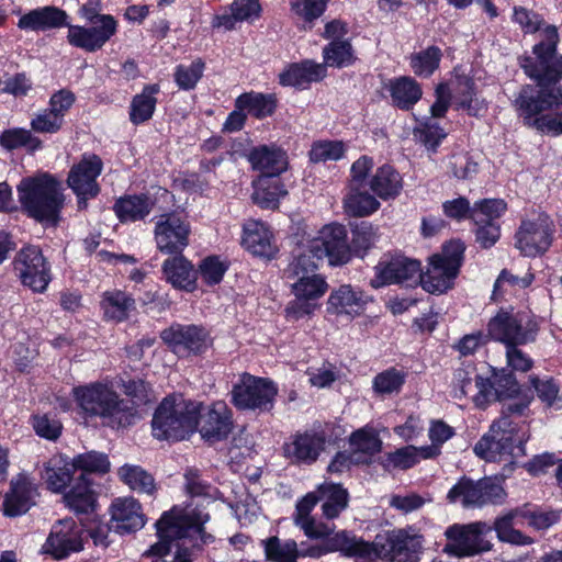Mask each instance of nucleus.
I'll use <instances>...</instances> for the list:
<instances>
[{
    "label": "nucleus",
    "instance_id": "1",
    "mask_svg": "<svg viewBox=\"0 0 562 562\" xmlns=\"http://www.w3.org/2000/svg\"><path fill=\"white\" fill-rule=\"evenodd\" d=\"M542 35L543 40L532 47V56L525 57L520 64L540 89L537 91L530 85L524 86L514 101L518 116L537 131L540 114L562 105V86L558 85L562 80V55L557 52L560 42L558 29L548 26Z\"/></svg>",
    "mask_w": 562,
    "mask_h": 562
},
{
    "label": "nucleus",
    "instance_id": "2",
    "mask_svg": "<svg viewBox=\"0 0 562 562\" xmlns=\"http://www.w3.org/2000/svg\"><path fill=\"white\" fill-rule=\"evenodd\" d=\"M209 519L207 513L196 508L175 506L156 522L159 540L144 555L164 558L171 551V541L177 540L173 562H192L202 546L212 540L203 528Z\"/></svg>",
    "mask_w": 562,
    "mask_h": 562
},
{
    "label": "nucleus",
    "instance_id": "3",
    "mask_svg": "<svg viewBox=\"0 0 562 562\" xmlns=\"http://www.w3.org/2000/svg\"><path fill=\"white\" fill-rule=\"evenodd\" d=\"M74 400L87 417H98L111 428H125L138 419L137 408L131 400L122 398L103 382H92L72 389Z\"/></svg>",
    "mask_w": 562,
    "mask_h": 562
},
{
    "label": "nucleus",
    "instance_id": "4",
    "mask_svg": "<svg viewBox=\"0 0 562 562\" xmlns=\"http://www.w3.org/2000/svg\"><path fill=\"white\" fill-rule=\"evenodd\" d=\"M19 201L27 214L46 225H55L63 207L58 182L47 173L23 178L16 187Z\"/></svg>",
    "mask_w": 562,
    "mask_h": 562
},
{
    "label": "nucleus",
    "instance_id": "5",
    "mask_svg": "<svg viewBox=\"0 0 562 562\" xmlns=\"http://www.w3.org/2000/svg\"><path fill=\"white\" fill-rule=\"evenodd\" d=\"M201 403L186 400L182 395L166 397L156 408L153 435L159 440H182L198 428Z\"/></svg>",
    "mask_w": 562,
    "mask_h": 562
},
{
    "label": "nucleus",
    "instance_id": "6",
    "mask_svg": "<svg viewBox=\"0 0 562 562\" xmlns=\"http://www.w3.org/2000/svg\"><path fill=\"white\" fill-rule=\"evenodd\" d=\"M526 438L519 435L509 415H502L493 422L485 434L474 446V452L488 462H505L513 465L526 454Z\"/></svg>",
    "mask_w": 562,
    "mask_h": 562
},
{
    "label": "nucleus",
    "instance_id": "7",
    "mask_svg": "<svg viewBox=\"0 0 562 562\" xmlns=\"http://www.w3.org/2000/svg\"><path fill=\"white\" fill-rule=\"evenodd\" d=\"M492 527L483 521L468 525L454 524L445 531L448 542L443 552L448 555L472 557L492 549Z\"/></svg>",
    "mask_w": 562,
    "mask_h": 562
},
{
    "label": "nucleus",
    "instance_id": "8",
    "mask_svg": "<svg viewBox=\"0 0 562 562\" xmlns=\"http://www.w3.org/2000/svg\"><path fill=\"white\" fill-rule=\"evenodd\" d=\"M447 498L450 503L460 502L467 508L483 507L503 504L506 492L496 477H484L479 481L463 477L450 488Z\"/></svg>",
    "mask_w": 562,
    "mask_h": 562
},
{
    "label": "nucleus",
    "instance_id": "9",
    "mask_svg": "<svg viewBox=\"0 0 562 562\" xmlns=\"http://www.w3.org/2000/svg\"><path fill=\"white\" fill-rule=\"evenodd\" d=\"M488 335L505 346L532 341L537 324L527 312L501 311L487 325Z\"/></svg>",
    "mask_w": 562,
    "mask_h": 562
},
{
    "label": "nucleus",
    "instance_id": "10",
    "mask_svg": "<svg viewBox=\"0 0 562 562\" xmlns=\"http://www.w3.org/2000/svg\"><path fill=\"white\" fill-rule=\"evenodd\" d=\"M277 392L271 381L245 373L232 390V402L238 409L268 412L273 407Z\"/></svg>",
    "mask_w": 562,
    "mask_h": 562
},
{
    "label": "nucleus",
    "instance_id": "11",
    "mask_svg": "<svg viewBox=\"0 0 562 562\" xmlns=\"http://www.w3.org/2000/svg\"><path fill=\"white\" fill-rule=\"evenodd\" d=\"M554 225L549 215L538 213L524 220L516 233V247L526 257L543 255L551 246Z\"/></svg>",
    "mask_w": 562,
    "mask_h": 562
},
{
    "label": "nucleus",
    "instance_id": "12",
    "mask_svg": "<svg viewBox=\"0 0 562 562\" xmlns=\"http://www.w3.org/2000/svg\"><path fill=\"white\" fill-rule=\"evenodd\" d=\"M308 251L316 258H327L330 266H342L351 258L344 225L333 223L323 226L317 236L308 240Z\"/></svg>",
    "mask_w": 562,
    "mask_h": 562
},
{
    "label": "nucleus",
    "instance_id": "13",
    "mask_svg": "<svg viewBox=\"0 0 562 562\" xmlns=\"http://www.w3.org/2000/svg\"><path fill=\"white\" fill-rule=\"evenodd\" d=\"M14 271L23 285L35 292H44L50 282V266L37 246H25L19 250Z\"/></svg>",
    "mask_w": 562,
    "mask_h": 562
},
{
    "label": "nucleus",
    "instance_id": "14",
    "mask_svg": "<svg viewBox=\"0 0 562 562\" xmlns=\"http://www.w3.org/2000/svg\"><path fill=\"white\" fill-rule=\"evenodd\" d=\"M190 224L175 213L157 217L154 238L157 249L166 255H180L189 245Z\"/></svg>",
    "mask_w": 562,
    "mask_h": 562
},
{
    "label": "nucleus",
    "instance_id": "15",
    "mask_svg": "<svg viewBox=\"0 0 562 562\" xmlns=\"http://www.w3.org/2000/svg\"><path fill=\"white\" fill-rule=\"evenodd\" d=\"M102 171V161L95 155L83 158L69 171L67 182L78 198V207L86 209L87 201L98 195L100 188L97 178Z\"/></svg>",
    "mask_w": 562,
    "mask_h": 562
},
{
    "label": "nucleus",
    "instance_id": "16",
    "mask_svg": "<svg viewBox=\"0 0 562 562\" xmlns=\"http://www.w3.org/2000/svg\"><path fill=\"white\" fill-rule=\"evenodd\" d=\"M420 278L422 269L417 260L398 257L387 263L380 262L375 267V277L370 281V284L375 289L391 283L412 286L420 283Z\"/></svg>",
    "mask_w": 562,
    "mask_h": 562
},
{
    "label": "nucleus",
    "instance_id": "17",
    "mask_svg": "<svg viewBox=\"0 0 562 562\" xmlns=\"http://www.w3.org/2000/svg\"><path fill=\"white\" fill-rule=\"evenodd\" d=\"M199 431L205 440L215 442L225 439L233 428L232 412L227 404L217 401L209 406L201 404L198 414Z\"/></svg>",
    "mask_w": 562,
    "mask_h": 562
},
{
    "label": "nucleus",
    "instance_id": "18",
    "mask_svg": "<svg viewBox=\"0 0 562 562\" xmlns=\"http://www.w3.org/2000/svg\"><path fill=\"white\" fill-rule=\"evenodd\" d=\"M323 553L340 552L342 555L353 558L361 562H373L379 559L381 551L379 542H368L358 538L350 531L341 530L329 537L324 549L318 548Z\"/></svg>",
    "mask_w": 562,
    "mask_h": 562
},
{
    "label": "nucleus",
    "instance_id": "19",
    "mask_svg": "<svg viewBox=\"0 0 562 562\" xmlns=\"http://www.w3.org/2000/svg\"><path fill=\"white\" fill-rule=\"evenodd\" d=\"M82 549L81 528L74 519L66 518L57 521L43 546V552L60 560L71 552Z\"/></svg>",
    "mask_w": 562,
    "mask_h": 562
},
{
    "label": "nucleus",
    "instance_id": "20",
    "mask_svg": "<svg viewBox=\"0 0 562 562\" xmlns=\"http://www.w3.org/2000/svg\"><path fill=\"white\" fill-rule=\"evenodd\" d=\"M161 339L177 353H202L210 346L207 333L194 325L176 324L161 331Z\"/></svg>",
    "mask_w": 562,
    "mask_h": 562
},
{
    "label": "nucleus",
    "instance_id": "21",
    "mask_svg": "<svg viewBox=\"0 0 562 562\" xmlns=\"http://www.w3.org/2000/svg\"><path fill=\"white\" fill-rule=\"evenodd\" d=\"M380 558L392 562H417L423 550V537L400 529L391 532L384 544L379 542Z\"/></svg>",
    "mask_w": 562,
    "mask_h": 562
},
{
    "label": "nucleus",
    "instance_id": "22",
    "mask_svg": "<svg viewBox=\"0 0 562 562\" xmlns=\"http://www.w3.org/2000/svg\"><path fill=\"white\" fill-rule=\"evenodd\" d=\"M518 391V383L512 373H493L492 376L476 378V393L471 397L477 407H485L492 402L513 397Z\"/></svg>",
    "mask_w": 562,
    "mask_h": 562
},
{
    "label": "nucleus",
    "instance_id": "23",
    "mask_svg": "<svg viewBox=\"0 0 562 562\" xmlns=\"http://www.w3.org/2000/svg\"><path fill=\"white\" fill-rule=\"evenodd\" d=\"M370 301L371 296L361 289L342 284L330 292L327 299V312L352 319L364 312Z\"/></svg>",
    "mask_w": 562,
    "mask_h": 562
},
{
    "label": "nucleus",
    "instance_id": "24",
    "mask_svg": "<svg viewBox=\"0 0 562 562\" xmlns=\"http://www.w3.org/2000/svg\"><path fill=\"white\" fill-rule=\"evenodd\" d=\"M325 442L321 432L296 434L284 445V456L294 463L312 464L325 449Z\"/></svg>",
    "mask_w": 562,
    "mask_h": 562
},
{
    "label": "nucleus",
    "instance_id": "25",
    "mask_svg": "<svg viewBox=\"0 0 562 562\" xmlns=\"http://www.w3.org/2000/svg\"><path fill=\"white\" fill-rule=\"evenodd\" d=\"M37 495L35 484L24 474L11 481V490L3 502L4 515L15 517L25 514Z\"/></svg>",
    "mask_w": 562,
    "mask_h": 562
},
{
    "label": "nucleus",
    "instance_id": "26",
    "mask_svg": "<svg viewBox=\"0 0 562 562\" xmlns=\"http://www.w3.org/2000/svg\"><path fill=\"white\" fill-rule=\"evenodd\" d=\"M165 280L175 289L193 292L196 289L198 271L182 254L167 258L161 266Z\"/></svg>",
    "mask_w": 562,
    "mask_h": 562
},
{
    "label": "nucleus",
    "instance_id": "27",
    "mask_svg": "<svg viewBox=\"0 0 562 562\" xmlns=\"http://www.w3.org/2000/svg\"><path fill=\"white\" fill-rule=\"evenodd\" d=\"M248 160L252 168L260 171V177L274 179L288 168L285 151L276 147L261 145L252 148L248 154Z\"/></svg>",
    "mask_w": 562,
    "mask_h": 562
},
{
    "label": "nucleus",
    "instance_id": "28",
    "mask_svg": "<svg viewBox=\"0 0 562 562\" xmlns=\"http://www.w3.org/2000/svg\"><path fill=\"white\" fill-rule=\"evenodd\" d=\"M113 528L120 532H133L145 525L139 503L132 497L116 498L111 506Z\"/></svg>",
    "mask_w": 562,
    "mask_h": 562
},
{
    "label": "nucleus",
    "instance_id": "29",
    "mask_svg": "<svg viewBox=\"0 0 562 562\" xmlns=\"http://www.w3.org/2000/svg\"><path fill=\"white\" fill-rule=\"evenodd\" d=\"M67 19L66 11L47 5L31 10L22 15L18 22V27L24 31H47L66 26Z\"/></svg>",
    "mask_w": 562,
    "mask_h": 562
},
{
    "label": "nucleus",
    "instance_id": "30",
    "mask_svg": "<svg viewBox=\"0 0 562 562\" xmlns=\"http://www.w3.org/2000/svg\"><path fill=\"white\" fill-rule=\"evenodd\" d=\"M243 245L255 256L265 258H271L277 251L271 231L263 222L256 220L244 224Z\"/></svg>",
    "mask_w": 562,
    "mask_h": 562
},
{
    "label": "nucleus",
    "instance_id": "31",
    "mask_svg": "<svg viewBox=\"0 0 562 562\" xmlns=\"http://www.w3.org/2000/svg\"><path fill=\"white\" fill-rule=\"evenodd\" d=\"M74 471V464L68 457L56 454L44 463L41 476L52 492L61 493L70 483Z\"/></svg>",
    "mask_w": 562,
    "mask_h": 562
},
{
    "label": "nucleus",
    "instance_id": "32",
    "mask_svg": "<svg viewBox=\"0 0 562 562\" xmlns=\"http://www.w3.org/2000/svg\"><path fill=\"white\" fill-rule=\"evenodd\" d=\"M458 271H452L441 262L439 256H432L426 272L422 273L420 284L429 293L440 294L453 285Z\"/></svg>",
    "mask_w": 562,
    "mask_h": 562
},
{
    "label": "nucleus",
    "instance_id": "33",
    "mask_svg": "<svg viewBox=\"0 0 562 562\" xmlns=\"http://www.w3.org/2000/svg\"><path fill=\"white\" fill-rule=\"evenodd\" d=\"M326 74L322 64L304 60L300 64H291L280 75L279 82L285 87H304L313 81L321 80Z\"/></svg>",
    "mask_w": 562,
    "mask_h": 562
},
{
    "label": "nucleus",
    "instance_id": "34",
    "mask_svg": "<svg viewBox=\"0 0 562 562\" xmlns=\"http://www.w3.org/2000/svg\"><path fill=\"white\" fill-rule=\"evenodd\" d=\"M392 104L401 110H411L422 98L420 85L412 77H398L387 83Z\"/></svg>",
    "mask_w": 562,
    "mask_h": 562
},
{
    "label": "nucleus",
    "instance_id": "35",
    "mask_svg": "<svg viewBox=\"0 0 562 562\" xmlns=\"http://www.w3.org/2000/svg\"><path fill=\"white\" fill-rule=\"evenodd\" d=\"M522 515L524 513L516 508L495 519L492 529L495 530L499 541L517 546L531 543V539L518 529L525 526L521 519Z\"/></svg>",
    "mask_w": 562,
    "mask_h": 562
},
{
    "label": "nucleus",
    "instance_id": "36",
    "mask_svg": "<svg viewBox=\"0 0 562 562\" xmlns=\"http://www.w3.org/2000/svg\"><path fill=\"white\" fill-rule=\"evenodd\" d=\"M265 553L270 562H296L302 557H319L322 551L317 548L299 551L294 540L281 542L278 537H271L263 541Z\"/></svg>",
    "mask_w": 562,
    "mask_h": 562
},
{
    "label": "nucleus",
    "instance_id": "37",
    "mask_svg": "<svg viewBox=\"0 0 562 562\" xmlns=\"http://www.w3.org/2000/svg\"><path fill=\"white\" fill-rule=\"evenodd\" d=\"M100 306L105 319L120 323L135 310V300L126 292L115 289L103 293Z\"/></svg>",
    "mask_w": 562,
    "mask_h": 562
},
{
    "label": "nucleus",
    "instance_id": "38",
    "mask_svg": "<svg viewBox=\"0 0 562 562\" xmlns=\"http://www.w3.org/2000/svg\"><path fill=\"white\" fill-rule=\"evenodd\" d=\"M369 187L382 200L394 199L403 189V179L391 165H383L370 179Z\"/></svg>",
    "mask_w": 562,
    "mask_h": 562
},
{
    "label": "nucleus",
    "instance_id": "39",
    "mask_svg": "<svg viewBox=\"0 0 562 562\" xmlns=\"http://www.w3.org/2000/svg\"><path fill=\"white\" fill-rule=\"evenodd\" d=\"M376 198L367 190V184H349V191L344 199L346 212L351 216H368L380 207Z\"/></svg>",
    "mask_w": 562,
    "mask_h": 562
},
{
    "label": "nucleus",
    "instance_id": "40",
    "mask_svg": "<svg viewBox=\"0 0 562 562\" xmlns=\"http://www.w3.org/2000/svg\"><path fill=\"white\" fill-rule=\"evenodd\" d=\"M322 503V513L326 519L337 518L349 503V494L340 484L325 482L318 485Z\"/></svg>",
    "mask_w": 562,
    "mask_h": 562
},
{
    "label": "nucleus",
    "instance_id": "41",
    "mask_svg": "<svg viewBox=\"0 0 562 562\" xmlns=\"http://www.w3.org/2000/svg\"><path fill=\"white\" fill-rule=\"evenodd\" d=\"M259 12L260 4L258 0H234L229 7V12L216 15L212 24L214 27L232 30L237 22L258 18Z\"/></svg>",
    "mask_w": 562,
    "mask_h": 562
},
{
    "label": "nucleus",
    "instance_id": "42",
    "mask_svg": "<svg viewBox=\"0 0 562 562\" xmlns=\"http://www.w3.org/2000/svg\"><path fill=\"white\" fill-rule=\"evenodd\" d=\"M154 201L146 194L125 195L114 204V212L121 222L144 220L151 211Z\"/></svg>",
    "mask_w": 562,
    "mask_h": 562
},
{
    "label": "nucleus",
    "instance_id": "43",
    "mask_svg": "<svg viewBox=\"0 0 562 562\" xmlns=\"http://www.w3.org/2000/svg\"><path fill=\"white\" fill-rule=\"evenodd\" d=\"M286 193L283 184L278 179L259 177L254 182L252 200L262 209H277L280 199Z\"/></svg>",
    "mask_w": 562,
    "mask_h": 562
},
{
    "label": "nucleus",
    "instance_id": "44",
    "mask_svg": "<svg viewBox=\"0 0 562 562\" xmlns=\"http://www.w3.org/2000/svg\"><path fill=\"white\" fill-rule=\"evenodd\" d=\"M439 454L436 447H414L407 446L389 453L386 467H393L402 470L409 469L420 461V459H431Z\"/></svg>",
    "mask_w": 562,
    "mask_h": 562
},
{
    "label": "nucleus",
    "instance_id": "45",
    "mask_svg": "<svg viewBox=\"0 0 562 562\" xmlns=\"http://www.w3.org/2000/svg\"><path fill=\"white\" fill-rule=\"evenodd\" d=\"M159 92L158 85L145 86L139 94H136L131 103L130 120L134 124H142L148 121L155 111L157 99L155 95Z\"/></svg>",
    "mask_w": 562,
    "mask_h": 562
},
{
    "label": "nucleus",
    "instance_id": "46",
    "mask_svg": "<svg viewBox=\"0 0 562 562\" xmlns=\"http://www.w3.org/2000/svg\"><path fill=\"white\" fill-rule=\"evenodd\" d=\"M64 501L76 513H88L93 508L95 499L86 474H80L70 491L64 495Z\"/></svg>",
    "mask_w": 562,
    "mask_h": 562
},
{
    "label": "nucleus",
    "instance_id": "47",
    "mask_svg": "<svg viewBox=\"0 0 562 562\" xmlns=\"http://www.w3.org/2000/svg\"><path fill=\"white\" fill-rule=\"evenodd\" d=\"M294 282L291 284L292 293L296 297H304L316 302L327 291L326 279L317 273L292 277Z\"/></svg>",
    "mask_w": 562,
    "mask_h": 562
},
{
    "label": "nucleus",
    "instance_id": "48",
    "mask_svg": "<svg viewBox=\"0 0 562 562\" xmlns=\"http://www.w3.org/2000/svg\"><path fill=\"white\" fill-rule=\"evenodd\" d=\"M236 108L246 110L249 114L262 119L274 112L276 98L273 94L248 92L236 99Z\"/></svg>",
    "mask_w": 562,
    "mask_h": 562
},
{
    "label": "nucleus",
    "instance_id": "49",
    "mask_svg": "<svg viewBox=\"0 0 562 562\" xmlns=\"http://www.w3.org/2000/svg\"><path fill=\"white\" fill-rule=\"evenodd\" d=\"M120 479L132 490L151 495L155 491L154 477L138 465L125 464L119 470Z\"/></svg>",
    "mask_w": 562,
    "mask_h": 562
},
{
    "label": "nucleus",
    "instance_id": "50",
    "mask_svg": "<svg viewBox=\"0 0 562 562\" xmlns=\"http://www.w3.org/2000/svg\"><path fill=\"white\" fill-rule=\"evenodd\" d=\"M482 376L476 372L472 363L463 364L458 368L453 374L452 396L456 400H462L471 395L473 389L476 390V378Z\"/></svg>",
    "mask_w": 562,
    "mask_h": 562
},
{
    "label": "nucleus",
    "instance_id": "51",
    "mask_svg": "<svg viewBox=\"0 0 562 562\" xmlns=\"http://www.w3.org/2000/svg\"><path fill=\"white\" fill-rule=\"evenodd\" d=\"M324 66L348 67L353 63V52L348 41H331L323 49Z\"/></svg>",
    "mask_w": 562,
    "mask_h": 562
},
{
    "label": "nucleus",
    "instance_id": "52",
    "mask_svg": "<svg viewBox=\"0 0 562 562\" xmlns=\"http://www.w3.org/2000/svg\"><path fill=\"white\" fill-rule=\"evenodd\" d=\"M381 440L379 436L371 430L359 429L350 437V447L356 457H361L368 461V458L381 450Z\"/></svg>",
    "mask_w": 562,
    "mask_h": 562
},
{
    "label": "nucleus",
    "instance_id": "53",
    "mask_svg": "<svg viewBox=\"0 0 562 562\" xmlns=\"http://www.w3.org/2000/svg\"><path fill=\"white\" fill-rule=\"evenodd\" d=\"M440 59V48L429 46L425 50L413 54L409 65L417 76L429 77L438 68Z\"/></svg>",
    "mask_w": 562,
    "mask_h": 562
},
{
    "label": "nucleus",
    "instance_id": "54",
    "mask_svg": "<svg viewBox=\"0 0 562 562\" xmlns=\"http://www.w3.org/2000/svg\"><path fill=\"white\" fill-rule=\"evenodd\" d=\"M506 211V203L501 199H484L472 206V221L475 225L495 223Z\"/></svg>",
    "mask_w": 562,
    "mask_h": 562
},
{
    "label": "nucleus",
    "instance_id": "55",
    "mask_svg": "<svg viewBox=\"0 0 562 562\" xmlns=\"http://www.w3.org/2000/svg\"><path fill=\"white\" fill-rule=\"evenodd\" d=\"M323 258H316L314 252L308 251V244L304 247L299 248L297 254L286 269V277H299L315 273L318 268V263Z\"/></svg>",
    "mask_w": 562,
    "mask_h": 562
},
{
    "label": "nucleus",
    "instance_id": "56",
    "mask_svg": "<svg viewBox=\"0 0 562 562\" xmlns=\"http://www.w3.org/2000/svg\"><path fill=\"white\" fill-rule=\"evenodd\" d=\"M446 168L452 177L460 180L470 179L477 172V164L467 153L452 154L446 162Z\"/></svg>",
    "mask_w": 562,
    "mask_h": 562
},
{
    "label": "nucleus",
    "instance_id": "57",
    "mask_svg": "<svg viewBox=\"0 0 562 562\" xmlns=\"http://www.w3.org/2000/svg\"><path fill=\"white\" fill-rule=\"evenodd\" d=\"M227 269L228 265L225 261L216 256H209L201 260L196 271L206 284L215 285L222 281Z\"/></svg>",
    "mask_w": 562,
    "mask_h": 562
},
{
    "label": "nucleus",
    "instance_id": "58",
    "mask_svg": "<svg viewBox=\"0 0 562 562\" xmlns=\"http://www.w3.org/2000/svg\"><path fill=\"white\" fill-rule=\"evenodd\" d=\"M204 64L196 59L190 65H179L176 67L173 77L178 87L182 90L193 89L201 79Z\"/></svg>",
    "mask_w": 562,
    "mask_h": 562
},
{
    "label": "nucleus",
    "instance_id": "59",
    "mask_svg": "<svg viewBox=\"0 0 562 562\" xmlns=\"http://www.w3.org/2000/svg\"><path fill=\"white\" fill-rule=\"evenodd\" d=\"M0 144L8 149H14L22 146L36 149L41 146V142L36 137H33L32 133L25 128H11L4 131L0 136Z\"/></svg>",
    "mask_w": 562,
    "mask_h": 562
},
{
    "label": "nucleus",
    "instance_id": "60",
    "mask_svg": "<svg viewBox=\"0 0 562 562\" xmlns=\"http://www.w3.org/2000/svg\"><path fill=\"white\" fill-rule=\"evenodd\" d=\"M513 21L517 23L525 33H536L540 31L541 40L538 43L543 40V30L551 26L550 24L544 25L539 14L524 7H514Z\"/></svg>",
    "mask_w": 562,
    "mask_h": 562
},
{
    "label": "nucleus",
    "instance_id": "61",
    "mask_svg": "<svg viewBox=\"0 0 562 562\" xmlns=\"http://www.w3.org/2000/svg\"><path fill=\"white\" fill-rule=\"evenodd\" d=\"M535 277L532 273L527 272L524 277L519 278L513 273L503 270L494 284V295H503L515 290L528 288Z\"/></svg>",
    "mask_w": 562,
    "mask_h": 562
},
{
    "label": "nucleus",
    "instance_id": "62",
    "mask_svg": "<svg viewBox=\"0 0 562 562\" xmlns=\"http://www.w3.org/2000/svg\"><path fill=\"white\" fill-rule=\"evenodd\" d=\"M405 376L402 372L396 369H389L379 373L373 380V390L375 393L385 395L397 393L403 383Z\"/></svg>",
    "mask_w": 562,
    "mask_h": 562
},
{
    "label": "nucleus",
    "instance_id": "63",
    "mask_svg": "<svg viewBox=\"0 0 562 562\" xmlns=\"http://www.w3.org/2000/svg\"><path fill=\"white\" fill-rule=\"evenodd\" d=\"M74 469H81L86 472L105 473L110 469V461L104 453L90 451L77 456L71 460Z\"/></svg>",
    "mask_w": 562,
    "mask_h": 562
},
{
    "label": "nucleus",
    "instance_id": "64",
    "mask_svg": "<svg viewBox=\"0 0 562 562\" xmlns=\"http://www.w3.org/2000/svg\"><path fill=\"white\" fill-rule=\"evenodd\" d=\"M345 146L339 140L317 142L310 151V158L314 162L338 160L344 156Z\"/></svg>",
    "mask_w": 562,
    "mask_h": 562
}]
</instances>
